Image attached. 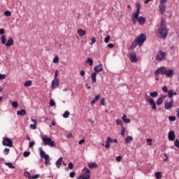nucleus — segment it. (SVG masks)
Returning a JSON list of instances; mask_svg holds the SVG:
<instances>
[{
  "mask_svg": "<svg viewBox=\"0 0 179 179\" xmlns=\"http://www.w3.org/2000/svg\"><path fill=\"white\" fill-rule=\"evenodd\" d=\"M94 43H96V38L92 37L91 39V42H90L91 45H93V44H94Z\"/></svg>",
  "mask_w": 179,
  "mask_h": 179,
  "instance_id": "obj_50",
  "label": "nucleus"
},
{
  "mask_svg": "<svg viewBox=\"0 0 179 179\" xmlns=\"http://www.w3.org/2000/svg\"><path fill=\"white\" fill-rule=\"evenodd\" d=\"M11 106L12 107H13L14 108H17V107H19V103L17 101H13L11 103Z\"/></svg>",
  "mask_w": 179,
  "mask_h": 179,
  "instance_id": "obj_35",
  "label": "nucleus"
},
{
  "mask_svg": "<svg viewBox=\"0 0 179 179\" xmlns=\"http://www.w3.org/2000/svg\"><path fill=\"white\" fill-rule=\"evenodd\" d=\"M162 91L164 92V93H167L169 92V90L167 89V87L164 86L162 87Z\"/></svg>",
  "mask_w": 179,
  "mask_h": 179,
  "instance_id": "obj_55",
  "label": "nucleus"
},
{
  "mask_svg": "<svg viewBox=\"0 0 179 179\" xmlns=\"http://www.w3.org/2000/svg\"><path fill=\"white\" fill-rule=\"evenodd\" d=\"M43 142L44 145L50 146L51 148H54L55 146V141H52L51 138H47V136H45L43 138H42Z\"/></svg>",
  "mask_w": 179,
  "mask_h": 179,
  "instance_id": "obj_5",
  "label": "nucleus"
},
{
  "mask_svg": "<svg viewBox=\"0 0 179 179\" xmlns=\"http://www.w3.org/2000/svg\"><path fill=\"white\" fill-rule=\"evenodd\" d=\"M174 75V71L173 70H167L166 71L165 76L167 78H171Z\"/></svg>",
  "mask_w": 179,
  "mask_h": 179,
  "instance_id": "obj_19",
  "label": "nucleus"
},
{
  "mask_svg": "<svg viewBox=\"0 0 179 179\" xmlns=\"http://www.w3.org/2000/svg\"><path fill=\"white\" fill-rule=\"evenodd\" d=\"M145 99L147 101V103H149L150 106H151V108H152V110H157V108H156V102H155V100L150 97L149 95L146 94L145 96Z\"/></svg>",
  "mask_w": 179,
  "mask_h": 179,
  "instance_id": "obj_4",
  "label": "nucleus"
},
{
  "mask_svg": "<svg viewBox=\"0 0 179 179\" xmlns=\"http://www.w3.org/2000/svg\"><path fill=\"white\" fill-rule=\"evenodd\" d=\"M33 83V82L31 80H28V81H26L24 83V86L25 87H29L30 86H31V84Z\"/></svg>",
  "mask_w": 179,
  "mask_h": 179,
  "instance_id": "obj_30",
  "label": "nucleus"
},
{
  "mask_svg": "<svg viewBox=\"0 0 179 179\" xmlns=\"http://www.w3.org/2000/svg\"><path fill=\"white\" fill-rule=\"evenodd\" d=\"M40 178V175H38V174L34 175L32 176V179H37V178Z\"/></svg>",
  "mask_w": 179,
  "mask_h": 179,
  "instance_id": "obj_60",
  "label": "nucleus"
},
{
  "mask_svg": "<svg viewBox=\"0 0 179 179\" xmlns=\"http://www.w3.org/2000/svg\"><path fill=\"white\" fill-rule=\"evenodd\" d=\"M59 86V80L58 79H54L52 82V89H57Z\"/></svg>",
  "mask_w": 179,
  "mask_h": 179,
  "instance_id": "obj_15",
  "label": "nucleus"
},
{
  "mask_svg": "<svg viewBox=\"0 0 179 179\" xmlns=\"http://www.w3.org/2000/svg\"><path fill=\"white\" fill-rule=\"evenodd\" d=\"M138 45L142 47L145 41H146V35L144 34H141L137 38H135Z\"/></svg>",
  "mask_w": 179,
  "mask_h": 179,
  "instance_id": "obj_2",
  "label": "nucleus"
},
{
  "mask_svg": "<svg viewBox=\"0 0 179 179\" xmlns=\"http://www.w3.org/2000/svg\"><path fill=\"white\" fill-rule=\"evenodd\" d=\"M78 34L80 36L83 37V36H85L86 34V30L85 29H78L77 31Z\"/></svg>",
  "mask_w": 179,
  "mask_h": 179,
  "instance_id": "obj_24",
  "label": "nucleus"
},
{
  "mask_svg": "<svg viewBox=\"0 0 179 179\" xmlns=\"http://www.w3.org/2000/svg\"><path fill=\"white\" fill-rule=\"evenodd\" d=\"M39 152H40V155H41V157L43 159H45V166H47V164H48V163H50V156L47 154H45V152H44V150H43V148H39Z\"/></svg>",
  "mask_w": 179,
  "mask_h": 179,
  "instance_id": "obj_6",
  "label": "nucleus"
},
{
  "mask_svg": "<svg viewBox=\"0 0 179 179\" xmlns=\"http://www.w3.org/2000/svg\"><path fill=\"white\" fill-rule=\"evenodd\" d=\"M96 77H97V73L94 72V73H92L91 79H92V81L93 82V83H96Z\"/></svg>",
  "mask_w": 179,
  "mask_h": 179,
  "instance_id": "obj_23",
  "label": "nucleus"
},
{
  "mask_svg": "<svg viewBox=\"0 0 179 179\" xmlns=\"http://www.w3.org/2000/svg\"><path fill=\"white\" fill-rule=\"evenodd\" d=\"M147 143L149 146L152 145V139L150 138L147 139Z\"/></svg>",
  "mask_w": 179,
  "mask_h": 179,
  "instance_id": "obj_58",
  "label": "nucleus"
},
{
  "mask_svg": "<svg viewBox=\"0 0 179 179\" xmlns=\"http://www.w3.org/2000/svg\"><path fill=\"white\" fill-rule=\"evenodd\" d=\"M69 111L64 112V113L63 114L64 118H68L69 117Z\"/></svg>",
  "mask_w": 179,
  "mask_h": 179,
  "instance_id": "obj_42",
  "label": "nucleus"
},
{
  "mask_svg": "<svg viewBox=\"0 0 179 179\" xmlns=\"http://www.w3.org/2000/svg\"><path fill=\"white\" fill-rule=\"evenodd\" d=\"M58 73H59L58 70H56L55 72V78L54 79H57V78H58Z\"/></svg>",
  "mask_w": 179,
  "mask_h": 179,
  "instance_id": "obj_59",
  "label": "nucleus"
},
{
  "mask_svg": "<svg viewBox=\"0 0 179 179\" xmlns=\"http://www.w3.org/2000/svg\"><path fill=\"white\" fill-rule=\"evenodd\" d=\"M23 156L24 157H29V156H30V152H27V151L24 152Z\"/></svg>",
  "mask_w": 179,
  "mask_h": 179,
  "instance_id": "obj_45",
  "label": "nucleus"
},
{
  "mask_svg": "<svg viewBox=\"0 0 179 179\" xmlns=\"http://www.w3.org/2000/svg\"><path fill=\"white\" fill-rule=\"evenodd\" d=\"M136 22H138L139 24H145V22H146V18L142 16L138 17Z\"/></svg>",
  "mask_w": 179,
  "mask_h": 179,
  "instance_id": "obj_17",
  "label": "nucleus"
},
{
  "mask_svg": "<svg viewBox=\"0 0 179 179\" xmlns=\"http://www.w3.org/2000/svg\"><path fill=\"white\" fill-rule=\"evenodd\" d=\"M30 128L31 129H37V124H30Z\"/></svg>",
  "mask_w": 179,
  "mask_h": 179,
  "instance_id": "obj_48",
  "label": "nucleus"
},
{
  "mask_svg": "<svg viewBox=\"0 0 179 179\" xmlns=\"http://www.w3.org/2000/svg\"><path fill=\"white\" fill-rule=\"evenodd\" d=\"M114 47H115V45H114L113 43H109V44L108 45V48H114Z\"/></svg>",
  "mask_w": 179,
  "mask_h": 179,
  "instance_id": "obj_62",
  "label": "nucleus"
},
{
  "mask_svg": "<svg viewBox=\"0 0 179 179\" xmlns=\"http://www.w3.org/2000/svg\"><path fill=\"white\" fill-rule=\"evenodd\" d=\"M4 15L5 16H12V13H10L9 10H7L4 12Z\"/></svg>",
  "mask_w": 179,
  "mask_h": 179,
  "instance_id": "obj_47",
  "label": "nucleus"
},
{
  "mask_svg": "<svg viewBox=\"0 0 179 179\" xmlns=\"http://www.w3.org/2000/svg\"><path fill=\"white\" fill-rule=\"evenodd\" d=\"M2 145L3 146H8V148H13V141H12L8 138H3L2 141Z\"/></svg>",
  "mask_w": 179,
  "mask_h": 179,
  "instance_id": "obj_8",
  "label": "nucleus"
},
{
  "mask_svg": "<svg viewBox=\"0 0 179 179\" xmlns=\"http://www.w3.org/2000/svg\"><path fill=\"white\" fill-rule=\"evenodd\" d=\"M166 97H167V95H163L161 94L160 96L159 97V99H160L161 100H164V99H166Z\"/></svg>",
  "mask_w": 179,
  "mask_h": 179,
  "instance_id": "obj_56",
  "label": "nucleus"
},
{
  "mask_svg": "<svg viewBox=\"0 0 179 179\" xmlns=\"http://www.w3.org/2000/svg\"><path fill=\"white\" fill-rule=\"evenodd\" d=\"M133 141H134V138H132V136H127L124 139L125 143H129L132 142Z\"/></svg>",
  "mask_w": 179,
  "mask_h": 179,
  "instance_id": "obj_29",
  "label": "nucleus"
},
{
  "mask_svg": "<svg viewBox=\"0 0 179 179\" xmlns=\"http://www.w3.org/2000/svg\"><path fill=\"white\" fill-rule=\"evenodd\" d=\"M13 45V38H10L7 42H6V47H10Z\"/></svg>",
  "mask_w": 179,
  "mask_h": 179,
  "instance_id": "obj_21",
  "label": "nucleus"
},
{
  "mask_svg": "<svg viewBox=\"0 0 179 179\" xmlns=\"http://www.w3.org/2000/svg\"><path fill=\"white\" fill-rule=\"evenodd\" d=\"M62 160L63 158L60 157L57 162H56V167H57V169H60L61 166H62Z\"/></svg>",
  "mask_w": 179,
  "mask_h": 179,
  "instance_id": "obj_20",
  "label": "nucleus"
},
{
  "mask_svg": "<svg viewBox=\"0 0 179 179\" xmlns=\"http://www.w3.org/2000/svg\"><path fill=\"white\" fill-rule=\"evenodd\" d=\"M1 44H5L6 43V36H5V35H2L1 37Z\"/></svg>",
  "mask_w": 179,
  "mask_h": 179,
  "instance_id": "obj_32",
  "label": "nucleus"
},
{
  "mask_svg": "<svg viewBox=\"0 0 179 179\" xmlns=\"http://www.w3.org/2000/svg\"><path fill=\"white\" fill-rule=\"evenodd\" d=\"M157 33L161 38L166 39L167 38V36H169V29H167V27H166L164 18H162L161 20V23L158 27Z\"/></svg>",
  "mask_w": 179,
  "mask_h": 179,
  "instance_id": "obj_1",
  "label": "nucleus"
},
{
  "mask_svg": "<svg viewBox=\"0 0 179 179\" xmlns=\"http://www.w3.org/2000/svg\"><path fill=\"white\" fill-rule=\"evenodd\" d=\"M116 124H117V125H122V120H116Z\"/></svg>",
  "mask_w": 179,
  "mask_h": 179,
  "instance_id": "obj_51",
  "label": "nucleus"
},
{
  "mask_svg": "<svg viewBox=\"0 0 179 179\" xmlns=\"http://www.w3.org/2000/svg\"><path fill=\"white\" fill-rule=\"evenodd\" d=\"M89 169H97V164L96 162H90L88 164Z\"/></svg>",
  "mask_w": 179,
  "mask_h": 179,
  "instance_id": "obj_25",
  "label": "nucleus"
},
{
  "mask_svg": "<svg viewBox=\"0 0 179 179\" xmlns=\"http://www.w3.org/2000/svg\"><path fill=\"white\" fill-rule=\"evenodd\" d=\"M86 63L89 64L90 66H92L93 65V59H92L91 58H87Z\"/></svg>",
  "mask_w": 179,
  "mask_h": 179,
  "instance_id": "obj_37",
  "label": "nucleus"
},
{
  "mask_svg": "<svg viewBox=\"0 0 179 179\" xmlns=\"http://www.w3.org/2000/svg\"><path fill=\"white\" fill-rule=\"evenodd\" d=\"M5 166H8L9 169H15V166H13V164L10 162H6Z\"/></svg>",
  "mask_w": 179,
  "mask_h": 179,
  "instance_id": "obj_38",
  "label": "nucleus"
},
{
  "mask_svg": "<svg viewBox=\"0 0 179 179\" xmlns=\"http://www.w3.org/2000/svg\"><path fill=\"white\" fill-rule=\"evenodd\" d=\"M122 159V157H121V156H117V157H116V161L117 162H121V159Z\"/></svg>",
  "mask_w": 179,
  "mask_h": 179,
  "instance_id": "obj_63",
  "label": "nucleus"
},
{
  "mask_svg": "<svg viewBox=\"0 0 179 179\" xmlns=\"http://www.w3.org/2000/svg\"><path fill=\"white\" fill-rule=\"evenodd\" d=\"M166 52L162 50L158 51L156 57L157 61H159V62L164 61V59H166Z\"/></svg>",
  "mask_w": 179,
  "mask_h": 179,
  "instance_id": "obj_7",
  "label": "nucleus"
},
{
  "mask_svg": "<svg viewBox=\"0 0 179 179\" xmlns=\"http://www.w3.org/2000/svg\"><path fill=\"white\" fill-rule=\"evenodd\" d=\"M166 4H159V13H161V15H164V12H166Z\"/></svg>",
  "mask_w": 179,
  "mask_h": 179,
  "instance_id": "obj_16",
  "label": "nucleus"
},
{
  "mask_svg": "<svg viewBox=\"0 0 179 179\" xmlns=\"http://www.w3.org/2000/svg\"><path fill=\"white\" fill-rule=\"evenodd\" d=\"M84 174L79 176L77 179H90V171L87 167L83 169Z\"/></svg>",
  "mask_w": 179,
  "mask_h": 179,
  "instance_id": "obj_3",
  "label": "nucleus"
},
{
  "mask_svg": "<svg viewBox=\"0 0 179 179\" xmlns=\"http://www.w3.org/2000/svg\"><path fill=\"white\" fill-rule=\"evenodd\" d=\"M69 169H70V170H73V164H72V162H70L69 164Z\"/></svg>",
  "mask_w": 179,
  "mask_h": 179,
  "instance_id": "obj_57",
  "label": "nucleus"
},
{
  "mask_svg": "<svg viewBox=\"0 0 179 179\" xmlns=\"http://www.w3.org/2000/svg\"><path fill=\"white\" fill-rule=\"evenodd\" d=\"M169 121H176V116H169Z\"/></svg>",
  "mask_w": 179,
  "mask_h": 179,
  "instance_id": "obj_53",
  "label": "nucleus"
},
{
  "mask_svg": "<svg viewBox=\"0 0 179 179\" xmlns=\"http://www.w3.org/2000/svg\"><path fill=\"white\" fill-rule=\"evenodd\" d=\"M150 97H157V96H159V93H157V91H155L154 92H150Z\"/></svg>",
  "mask_w": 179,
  "mask_h": 179,
  "instance_id": "obj_31",
  "label": "nucleus"
},
{
  "mask_svg": "<svg viewBox=\"0 0 179 179\" xmlns=\"http://www.w3.org/2000/svg\"><path fill=\"white\" fill-rule=\"evenodd\" d=\"M50 106L51 107H54V106H55V101H54V99H51L50 101Z\"/></svg>",
  "mask_w": 179,
  "mask_h": 179,
  "instance_id": "obj_43",
  "label": "nucleus"
},
{
  "mask_svg": "<svg viewBox=\"0 0 179 179\" xmlns=\"http://www.w3.org/2000/svg\"><path fill=\"white\" fill-rule=\"evenodd\" d=\"M173 104H174L173 99H171L169 102H166L164 104L165 110H171L173 108Z\"/></svg>",
  "mask_w": 179,
  "mask_h": 179,
  "instance_id": "obj_12",
  "label": "nucleus"
},
{
  "mask_svg": "<svg viewBox=\"0 0 179 179\" xmlns=\"http://www.w3.org/2000/svg\"><path fill=\"white\" fill-rule=\"evenodd\" d=\"M164 3H167V0H161L160 5H164Z\"/></svg>",
  "mask_w": 179,
  "mask_h": 179,
  "instance_id": "obj_61",
  "label": "nucleus"
},
{
  "mask_svg": "<svg viewBox=\"0 0 179 179\" xmlns=\"http://www.w3.org/2000/svg\"><path fill=\"white\" fill-rule=\"evenodd\" d=\"M100 100V94L96 95L94 99L91 101L92 106L96 103V101H99Z\"/></svg>",
  "mask_w": 179,
  "mask_h": 179,
  "instance_id": "obj_26",
  "label": "nucleus"
},
{
  "mask_svg": "<svg viewBox=\"0 0 179 179\" xmlns=\"http://www.w3.org/2000/svg\"><path fill=\"white\" fill-rule=\"evenodd\" d=\"M173 90H169L168 91V97L169 99H171V100H173Z\"/></svg>",
  "mask_w": 179,
  "mask_h": 179,
  "instance_id": "obj_33",
  "label": "nucleus"
},
{
  "mask_svg": "<svg viewBox=\"0 0 179 179\" xmlns=\"http://www.w3.org/2000/svg\"><path fill=\"white\" fill-rule=\"evenodd\" d=\"M121 135L122 136H125V128H124V126H122Z\"/></svg>",
  "mask_w": 179,
  "mask_h": 179,
  "instance_id": "obj_44",
  "label": "nucleus"
},
{
  "mask_svg": "<svg viewBox=\"0 0 179 179\" xmlns=\"http://www.w3.org/2000/svg\"><path fill=\"white\" fill-rule=\"evenodd\" d=\"M129 58L131 62H136L138 61V57H136V54L134 51L130 52L129 54Z\"/></svg>",
  "mask_w": 179,
  "mask_h": 179,
  "instance_id": "obj_10",
  "label": "nucleus"
},
{
  "mask_svg": "<svg viewBox=\"0 0 179 179\" xmlns=\"http://www.w3.org/2000/svg\"><path fill=\"white\" fill-rule=\"evenodd\" d=\"M6 78V75L0 73V80H3V79Z\"/></svg>",
  "mask_w": 179,
  "mask_h": 179,
  "instance_id": "obj_49",
  "label": "nucleus"
},
{
  "mask_svg": "<svg viewBox=\"0 0 179 179\" xmlns=\"http://www.w3.org/2000/svg\"><path fill=\"white\" fill-rule=\"evenodd\" d=\"M174 145L178 148V149H179V141L178 139H176L175 141H174Z\"/></svg>",
  "mask_w": 179,
  "mask_h": 179,
  "instance_id": "obj_46",
  "label": "nucleus"
},
{
  "mask_svg": "<svg viewBox=\"0 0 179 179\" xmlns=\"http://www.w3.org/2000/svg\"><path fill=\"white\" fill-rule=\"evenodd\" d=\"M17 115H26V110L21 109L17 111Z\"/></svg>",
  "mask_w": 179,
  "mask_h": 179,
  "instance_id": "obj_28",
  "label": "nucleus"
},
{
  "mask_svg": "<svg viewBox=\"0 0 179 179\" xmlns=\"http://www.w3.org/2000/svg\"><path fill=\"white\" fill-rule=\"evenodd\" d=\"M34 145H36V143L34 141H31L29 142V148H33L34 146Z\"/></svg>",
  "mask_w": 179,
  "mask_h": 179,
  "instance_id": "obj_54",
  "label": "nucleus"
},
{
  "mask_svg": "<svg viewBox=\"0 0 179 179\" xmlns=\"http://www.w3.org/2000/svg\"><path fill=\"white\" fill-rule=\"evenodd\" d=\"M101 106H106V98H101L100 100Z\"/></svg>",
  "mask_w": 179,
  "mask_h": 179,
  "instance_id": "obj_41",
  "label": "nucleus"
},
{
  "mask_svg": "<svg viewBox=\"0 0 179 179\" xmlns=\"http://www.w3.org/2000/svg\"><path fill=\"white\" fill-rule=\"evenodd\" d=\"M155 177L157 179L162 178L163 176H162V172H156Z\"/></svg>",
  "mask_w": 179,
  "mask_h": 179,
  "instance_id": "obj_36",
  "label": "nucleus"
},
{
  "mask_svg": "<svg viewBox=\"0 0 179 179\" xmlns=\"http://www.w3.org/2000/svg\"><path fill=\"white\" fill-rule=\"evenodd\" d=\"M122 121L124 124H129V122H131V119L127 118V115H123Z\"/></svg>",
  "mask_w": 179,
  "mask_h": 179,
  "instance_id": "obj_22",
  "label": "nucleus"
},
{
  "mask_svg": "<svg viewBox=\"0 0 179 179\" xmlns=\"http://www.w3.org/2000/svg\"><path fill=\"white\" fill-rule=\"evenodd\" d=\"M157 106H162L163 104V100L160 99V98H158L156 101Z\"/></svg>",
  "mask_w": 179,
  "mask_h": 179,
  "instance_id": "obj_39",
  "label": "nucleus"
},
{
  "mask_svg": "<svg viewBox=\"0 0 179 179\" xmlns=\"http://www.w3.org/2000/svg\"><path fill=\"white\" fill-rule=\"evenodd\" d=\"M9 148H5L4 150H3V153L4 155H9Z\"/></svg>",
  "mask_w": 179,
  "mask_h": 179,
  "instance_id": "obj_52",
  "label": "nucleus"
},
{
  "mask_svg": "<svg viewBox=\"0 0 179 179\" xmlns=\"http://www.w3.org/2000/svg\"><path fill=\"white\" fill-rule=\"evenodd\" d=\"M52 62L53 64H58V62H59V57H58V55L55 56Z\"/></svg>",
  "mask_w": 179,
  "mask_h": 179,
  "instance_id": "obj_34",
  "label": "nucleus"
},
{
  "mask_svg": "<svg viewBox=\"0 0 179 179\" xmlns=\"http://www.w3.org/2000/svg\"><path fill=\"white\" fill-rule=\"evenodd\" d=\"M167 71V68L164 66H162L157 69V71H155V76H159V75H166V71Z\"/></svg>",
  "mask_w": 179,
  "mask_h": 179,
  "instance_id": "obj_9",
  "label": "nucleus"
},
{
  "mask_svg": "<svg viewBox=\"0 0 179 179\" xmlns=\"http://www.w3.org/2000/svg\"><path fill=\"white\" fill-rule=\"evenodd\" d=\"M75 175H76L75 172H71L70 173V177L71 178H73V177H75Z\"/></svg>",
  "mask_w": 179,
  "mask_h": 179,
  "instance_id": "obj_64",
  "label": "nucleus"
},
{
  "mask_svg": "<svg viewBox=\"0 0 179 179\" xmlns=\"http://www.w3.org/2000/svg\"><path fill=\"white\" fill-rule=\"evenodd\" d=\"M94 71L95 73H98V72H103V64H100L96 66L94 68Z\"/></svg>",
  "mask_w": 179,
  "mask_h": 179,
  "instance_id": "obj_14",
  "label": "nucleus"
},
{
  "mask_svg": "<svg viewBox=\"0 0 179 179\" xmlns=\"http://www.w3.org/2000/svg\"><path fill=\"white\" fill-rule=\"evenodd\" d=\"M110 143H113V138L108 137L105 145L106 149H110Z\"/></svg>",
  "mask_w": 179,
  "mask_h": 179,
  "instance_id": "obj_18",
  "label": "nucleus"
},
{
  "mask_svg": "<svg viewBox=\"0 0 179 179\" xmlns=\"http://www.w3.org/2000/svg\"><path fill=\"white\" fill-rule=\"evenodd\" d=\"M168 139L173 142L176 139V132L174 131H170L168 134Z\"/></svg>",
  "mask_w": 179,
  "mask_h": 179,
  "instance_id": "obj_13",
  "label": "nucleus"
},
{
  "mask_svg": "<svg viewBox=\"0 0 179 179\" xmlns=\"http://www.w3.org/2000/svg\"><path fill=\"white\" fill-rule=\"evenodd\" d=\"M137 45H138V42H136V40L134 39V42L131 43L130 46L131 50H135Z\"/></svg>",
  "mask_w": 179,
  "mask_h": 179,
  "instance_id": "obj_27",
  "label": "nucleus"
},
{
  "mask_svg": "<svg viewBox=\"0 0 179 179\" xmlns=\"http://www.w3.org/2000/svg\"><path fill=\"white\" fill-rule=\"evenodd\" d=\"M139 13H141V10L138 8L136 13H133L131 20L134 24H136V20H138V17H139Z\"/></svg>",
  "mask_w": 179,
  "mask_h": 179,
  "instance_id": "obj_11",
  "label": "nucleus"
},
{
  "mask_svg": "<svg viewBox=\"0 0 179 179\" xmlns=\"http://www.w3.org/2000/svg\"><path fill=\"white\" fill-rule=\"evenodd\" d=\"M111 39V36H107L105 38H104V42L106 44H108V43H110V40Z\"/></svg>",
  "mask_w": 179,
  "mask_h": 179,
  "instance_id": "obj_40",
  "label": "nucleus"
}]
</instances>
